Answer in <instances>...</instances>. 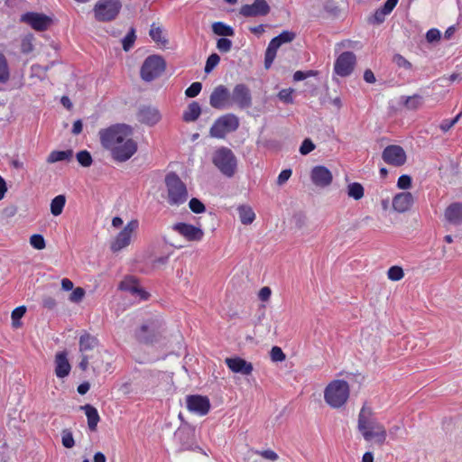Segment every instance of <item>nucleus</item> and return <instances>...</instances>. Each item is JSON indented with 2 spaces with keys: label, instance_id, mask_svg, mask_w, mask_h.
I'll use <instances>...</instances> for the list:
<instances>
[{
  "label": "nucleus",
  "instance_id": "obj_61",
  "mask_svg": "<svg viewBox=\"0 0 462 462\" xmlns=\"http://www.w3.org/2000/svg\"><path fill=\"white\" fill-rule=\"evenodd\" d=\"M81 356H82V358H81V361L79 364V368L82 371H86L88 369V367L89 359L92 356L90 355H88V354L81 355Z\"/></svg>",
  "mask_w": 462,
  "mask_h": 462
},
{
  "label": "nucleus",
  "instance_id": "obj_13",
  "mask_svg": "<svg viewBox=\"0 0 462 462\" xmlns=\"http://www.w3.org/2000/svg\"><path fill=\"white\" fill-rule=\"evenodd\" d=\"M382 158L389 165L401 167L405 164L407 155L402 146L391 144L383 149Z\"/></svg>",
  "mask_w": 462,
  "mask_h": 462
},
{
  "label": "nucleus",
  "instance_id": "obj_26",
  "mask_svg": "<svg viewBox=\"0 0 462 462\" xmlns=\"http://www.w3.org/2000/svg\"><path fill=\"white\" fill-rule=\"evenodd\" d=\"M445 218L452 225H462V203L450 204L445 210Z\"/></svg>",
  "mask_w": 462,
  "mask_h": 462
},
{
  "label": "nucleus",
  "instance_id": "obj_21",
  "mask_svg": "<svg viewBox=\"0 0 462 462\" xmlns=\"http://www.w3.org/2000/svg\"><path fill=\"white\" fill-rule=\"evenodd\" d=\"M226 366L236 374H241L243 375H249L252 374L254 370L253 364L247 362L246 360L236 356V357H227L225 360Z\"/></svg>",
  "mask_w": 462,
  "mask_h": 462
},
{
  "label": "nucleus",
  "instance_id": "obj_3",
  "mask_svg": "<svg viewBox=\"0 0 462 462\" xmlns=\"http://www.w3.org/2000/svg\"><path fill=\"white\" fill-rule=\"evenodd\" d=\"M349 393V385L346 381L334 380L325 388L324 399L330 407L337 409L347 402Z\"/></svg>",
  "mask_w": 462,
  "mask_h": 462
},
{
  "label": "nucleus",
  "instance_id": "obj_18",
  "mask_svg": "<svg viewBox=\"0 0 462 462\" xmlns=\"http://www.w3.org/2000/svg\"><path fill=\"white\" fill-rule=\"evenodd\" d=\"M270 6L266 0H254L251 5H244L240 8V14L245 17H256L268 14Z\"/></svg>",
  "mask_w": 462,
  "mask_h": 462
},
{
  "label": "nucleus",
  "instance_id": "obj_29",
  "mask_svg": "<svg viewBox=\"0 0 462 462\" xmlns=\"http://www.w3.org/2000/svg\"><path fill=\"white\" fill-rule=\"evenodd\" d=\"M201 114V107L196 101L191 102L187 109L183 112L182 119L184 122L189 123L196 121Z\"/></svg>",
  "mask_w": 462,
  "mask_h": 462
},
{
  "label": "nucleus",
  "instance_id": "obj_16",
  "mask_svg": "<svg viewBox=\"0 0 462 462\" xmlns=\"http://www.w3.org/2000/svg\"><path fill=\"white\" fill-rule=\"evenodd\" d=\"M186 404L189 411L200 416L208 414L211 406L209 399L202 395H188Z\"/></svg>",
  "mask_w": 462,
  "mask_h": 462
},
{
  "label": "nucleus",
  "instance_id": "obj_33",
  "mask_svg": "<svg viewBox=\"0 0 462 462\" xmlns=\"http://www.w3.org/2000/svg\"><path fill=\"white\" fill-rule=\"evenodd\" d=\"M238 213L240 220L244 225H249L253 223L255 218V214L253 209L246 206H240L238 208Z\"/></svg>",
  "mask_w": 462,
  "mask_h": 462
},
{
  "label": "nucleus",
  "instance_id": "obj_56",
  "mask_svg": "<svg viewBox=\"0 0 462 462\" xmlns=\"http://www.w3.org/2000/svg\"><path fill=\"white\" fill-rule=\"evenodd\" d=\"M426 39L429 42H434L440 39V32L438 29L432 28L426 33Z\"/></svg>",
  "mask_w": 462,
  "mask_h": 462
},
{
  "label": "nucleus",
  "instance_id": "obj_9",
  "mask_svg": "<svg viewBox=\"0 0 462 462\" xmlns=\"http://www.w3.org/2000/svg\"><path fill=\"white\" fill-rule=\"evenodd\" d=\"M122 5L119 0H99L95 5L94 14L98 22H109L116 18Z\"/></svg>",
  "mask_w": 462,
  "mask_h": 462
},
{
  "label": "nucleus",
  "instance_id": "obj_15",
  "mask_svg": "<svg viewBox=\"0 0 462 462\" xmlns=\"http://www.w3.org/2000/svg\"><path fill=\"white\" fill-rule=\"evenodd\" d=\"M138 227V221L132 220L123 228L111 244V250L118 252L127 246L131 242L133 232Z\"/></svg>",
  "mask_w": 462,
  "mask_h": 462
},
{
  "label": "nucleus",
  "instance_id": "obj_58",
  "mask_svg": "<svg viewBox=\"0 0 462 462\" xmlns=\"http://www.w3.org/2000/svg\"><path fill=\"white\" fill-rule=\"evenodd\" d=\"M57 305L56 300L51 296H44L42 299V306L48 310H53Z\"/></svg>",
  "mask_w": 462,
  "mask_h": 462
},
{
  "label": "nucleus",
  "instance_id": "obj_5",
  "mask_svg": "<svg viewBox=\"0 0 462 462\" xmlns=\"http://www.w3.org/2000/svg\"><path fill=\"white\" fill-rule=\"evenodd\" d=\"M165 184L168 191V202L173 206H179L187 201L189 194L185 183L175 173L166 175Z\"/></svg>",
  "mask_w": 462,
  "mask_h": 462
},
{
  "label": "nucleus",
  "instance_id": "obj_8",
  "mask_svg": "<svg viewBox=\"0 0 462 462\" xmlns=\"http://www.w3.org/2000/svg\"><path fill=\"white\" fill-rule=\"evenodd\" d=\"M166 69V62L162 57L159 55L148 56L141 68V78L150 82L160 77Z\"/></svg>",
  "mask_w": 462,
  "mask_h": 462
},
{
  "label": "nucleus",
  "instance_id": "obj_47",
  "mask_svg": "<svg viewBox=\"0 0 462 462\" xmlns=\"http://www.w3.org/2000/svg\"><path fill=\"white\" fill-rule=\"evenodd\" d=\"M202 89V84L200 82H193L185 91V95L188 97H197Z\"/></svg>",
  "mask_w": 462,
  "mask_h": 462
},
{
  "label": "nucleus",
  "instance_id": "obj_23",
  "mask_svg": "<svg viewBox=\"0 0 462 462\" xmlns=\"http://www.w3.org/2000/svg\"><path fill=\"white\" fill-rule=\"evenodd\" d=\"M137 119L142 124L153 125L160 121L161 114L155 107L143 106L137 113Z\"/></svg>",
  "mask_w": 462,
  "mask_h": 462
},
{
  "label": "nucleus",
  "instance_id": "obj_51",
  "mask_svg": "<svg viewBox=\"0 0 462 462\" xmlns=\"http://www.w3.org/2000/svg\"><path fill=\"white\" fill-rule=\"evenodd\" d=\"M85 296V290L81 287L74 289L69 295V300L75 303L80 302Z\"/></svg>",
  "mask_w": 462,
  "mask_h": 462
},
{
  "label": "nucleus",
  "instance_id": "obj_44",
  "mask_svg": "<svg viewBox=\"0 0 462 462\" xmlns=\"http://www.w3.org/2000/svg\"><path fill=\"white\" fill-rule=\"evenodd\" d=\"M462 116V111L457 114L453 119L451 120H448V119H445L443 120L440 125H439V128L444 132H448L449 131L457 122L458 120L461 118Z\"/></svg>",
  "mask_w": 462,
  "mask_h": 462
},
{
  "label": "nucleus",
  "instance_id": "obj_24",
  "mask_svg": "<svg viewBox=\"0 0 462 462\" xmlns=\"http://www.w3.org/2000/svg\"><path fill=\"white\" fill-rule=\"evenodd\" d=\"M412 204L413 196L411 192L399 193L393 199V208L400 213L409 210Z\"/></svg>",
  "mask_w": 462,
  "mask_h": 462
},
{
  "label": "nucleus",
  "instance_id": "obj_25",
  "mask_svg": "<svg viewBox=\"0 0 462 462\" xmlns=\"http://www.w3.org/2000/svg\"><path fill=\"white\" fill-rule=\"evenodd\" d=\"M119 289L129 291L131 294L138 296L142 300H146L148 298V293L138 286V283L134 277H127L122 281L119 284Z\"/></svg>",
  "mask_w": 462,
  "mask_h": 462
},
{
  "label": "nucleus",
  "instance_id": "obj_12",
  "mask_svg": "<svg viewBox=\"0 0 462 462\" xmlns=\"http://www.w3.org/2000/svg\"><path fill=\"white\" fill-rule=\"evenodd\" d=\"M356 57L352 51L342 52L335 61L334 71L340 77L349 76L355 68Z\"/></svg>",
  "mask_w": 462,
  "mask_h": 462
},
{
  "label": "nucleus",
  "instance_id": "obj_41",
  "mask_svg": "<svg viewBox=\"0 0 462 462\" xmlns=\"http://www.w3.org/2000/svg\"><path fill=\"white\" fill-rule=\"evenodd\" d=\"M61 442L62 445L67 448H71L75 445L72 432L69 429H64L61 431Z\"/></svg>",
  "mask_w": 462,
  "mask_h": 462
},
{
  "label": "nucleus",
  "instance_id": "obj_40",
  "mask_svg": "<svg viewBox=\"0 0 462 462\" xmlns=\"http://www.w3.org/2000/svg\"><path fill=\"white\" fill-rule=\"evenodd\" d=\"M79 163L83 167H89L92 164V156L89 152L80 151L76 155Z\"/></svg>",
  "mask_w": 462,
  "mask_h": 462
},
{
  "label": "nucleus",
  "instance_id": "obj_37",
  "mask_svg": "<svg viewBox=\"0 0 462 462\" xmlns=\"http://www.w3.org/2000/svg\"><path fill=\"white\" fill-rule=\"evenodd\" d=\"M150 37L157 43H162L165 45L167 43V40L162 36V30L161 27L155 26V23L151 25V29L149 32Z\"/></svg>",
  "mask_w": 462,
  "mask_h": 462
},
{
  "label": "nucleus",
  "instance_id": "obj_20",
  "mask_svg": "<svg viewBox=\"0 0 462 462\" xmlns=\"http://www.w3.org/2000/svg\"><path fill=\"white\" fill-rule=\"evenodd\" d=\"M312 182L321 188L328 187L333 180L331 171L325 166L318 165L312 168L310 172Z\"/></svg>",
  "mask_w": 462,
  "mask_h": 462
},
{
  "label": "nucleus",
  "instance_id": "obj_27",
  "mask_svg": "<svg viewBox=\"0 0 462 462\" xmlns=\"http://www.w3.org/2000/svg\"><path fill=\"white\" fill-rule=\"evenodd\" d=\"M80 410L85 411L88 419V427L91 431H96L100 417L97 410L91 404H85L79 407Z\"/></svg>",
  "mask_w": 462,
  "mask_h": 462
},
{
  "label": "nucleus",
  "instance_id": "obj_6",
  "mask_svg": "<svg viewBox=\"0 0 462 462\" xmlns=\"http://www.w3.org/2000/svg\"><path fill=\"white\" fill-rule=\"evenodd\" d=\"M162 328V321L158 318L146 319L134 331V337L140 343L150 345L159 340Z\"/></svg>",
  "mask_w": 462,
  "mask_h": 462
},
{
  "label": "nucleus",
  "instance_id": "obj_39",
  "mask_svg": "<svg viewBox=\"0 0 462 462\" xmlns=\"http://www.w3.org/2000/svg\"><path fill=\"white\" fill-rule=\"evenodd\" d=\"M25 312H26V308L24 306H19L12 311L11 318H12V324H13L14 328H18L21 326V322L19 320H20V319H22L23 317Z\"/></svg>",
  "mask_w": 462,
  "mask_h": 462
},
{
  "label": "nucleus",
  "instance_id": "obj_50",
  "mask_svg": "<svg viewBox=\"0 0 462 462\" xmlns=\"http://www.w3.org/2000/svg\"><path fill=\"white\" fill-rule=\"evenodd\" d=\"M50 66H42L40 64H34L32 66V72L33 75L37 76L40 79H44L46 76V73L49 69Z\"/></svg>",
  "mask_w": 462,
  "mask_h": 462
},
{
  "label": "nucleus",
  "instance_id": "obj_59",
  "mask_svg": "<svg viewBox=\"0 0 462 462\" xmlns=\"http://www.w3.org/2000/svg\"><path fill=\"white\" fill-rule=\"evenodd\" d=\"M399 0H387L384 5L381 7L384 13L389 14L398 4Z\"/></svg>",
  "mask_w": 462,
  "mask_h": 462
},
{
  "label": "nucleus",
  "instance_id": "obj_49",
  "mask_svg": "<svg viewBox=\"0 0 462 462\" xmlns=\"http://www.w3.org/2000/svg\"><path fill=\"white\" fill-rule=\"evenodd\" d=\"M271 359L273 362H282L285 360L286 356L279 346H273L271 349Z\"/></svg>",
  "mask_w": 462,
  "mask_h": 462
},
{
  "label": "nucleus",
  "instance_id": "obj_53",
  "mask_svg": "<svg viewBox=\"0 0 462 462\" xmlns=\"http://www.w3.org/2000/svg\"><path fill=\"white\" fill-rule=\"evenodd\" d=\"M315 149V144L312 143V141L309 138H306L300 147V152L302 155H307L310 152H312Z\"/></svg>",
  "mask_w": 462,
  "mask_h": 462
},
{
  "label": "nucleus",
  "instance_id": "obj_32",
  "mask_svg": "<svg viewBox=\"0 0 462 462\" xmlns=\"http://www.w3.org/2000/svg\"><path fill=\"white\" fill-rule=\"evenodd\" d=\"M212 31L219 36H233L235 34L234 29L222 22L214 23L212 24Z\"/></svg>",
  "mask_w": 462,
  "mask_h": 462
},
{
  "label": "nucleus",
  "instance_id": "obj_36",
  "mask_svg": "<svg viewBox=\"0 0 462 462\" xmlns=\"http://www.w3.org/2000/svg\"><path fill=\"white\" fill-rule=\"evenodd\" d=\"M423 98L421 96L415 94L411 97H407L404 102V106L409 110H416L421 106Z\"/></svg>",
  "mask_w": 462,
  "mask_h": 462
},
{
  "label": "nucleus",
  "instance_id": "obj_31",
  "mask_svg": "<svg viewBox=\"0 0 462 462\" xmlns=\"http://www.w3.org/2000/svg\"><path fill=\"white\" fill-rule=\"evenodd\" d=\"M10 69L6 57L0 53V85L5 84L10 79Z\"/></svg>",
  "mask_w": 462,
  "mask_h": 462
},
{
  "label": "nucleus",
  "instance_id": "obj_34",
  "mask_svg": "<svg viewBox=\"0 0 462 462\" xmlns=\"http://www.w3.org/2000/svg\"><path fill=\"white\" fill-rule=\"evenodd\" d=\"M66 203L64 195L56 196L51 202V212L53 216L57 217L62 213L63 208Z\"/></svg>",
  "mask_w": 462,
  "mask_h": 462
},
{
  "label": "nucleus",
  "instance_id": "obj_48",
  "mask_svg": "<svg viewBox=\"0 0 462 462\" xmlns=\"http://www.w3.org/2000/svg\"><path fill=\"white\" fill-rule=\"evenodd\" d=\"M217 48L220 52H228L232 48V42L227 38H219L217 42Z\"/></svg>",
  "mask_w": 462,
  "mask_h": 462
},
{
  "label": "nucleus",
  "instance_id": "obj_22",
  "mask_svg": "<svg viewBox=\"0 0 462 462\" xmlns=\"http://www.w3.org/2000/svg\"><path fill=\"white\" fill-rule=\"evenodd\" d=\"M55 374L58 378H64L68 376L71 370V365L68 359L66 351L58 352L55 355Z\"/></svg>",
  "mask_w": 462,
  "mask_h": 462
},
{
  "label": "nucleus",
  "instance_id": "obj_52",
  "mask_svg": "<svg viewBox=\"0 0 462 462\" xmlns=\"http://www.w3.org/2000/svg\"><path fill=\"white\" fill-rule=\"evenodd\" d=\"M292 92L293 90L291 89V88H285V89H282L279 93H278V97L280 100H282V102L286 103V104H291L293 102V98H292Z\"/></svg>",
  "mask_w": 462,
  "mask_h": 462
},
{
  "label": "nucleus",
  "instance_id": "obj_11",
  "mask_svg": "<svg viewBox=\"0 0 462 462\" xmlns=\"http://www.w3.org/2000/svg\"><path fill=\"white\" fill-rule=\"evenodd\" d=\"M230 96L231 106L236 105L240 109H246L253 105L251 90L245 84H236Z\"/></svg>",
  "mask_w": 462,
  "mask_h": 462
},
{
  "label": "nucleus",
  "instance_id": "obj_38",
  "mask_svg": "<svg viewBox=\"0 0 462 462\" xmlns=\"http://www.w3.org/2000/svg\"><path fill=\"white\" fill-rule=\"evenodd\" d=\"M135 39V30L134 27H131L128 33L122 40L123 49L128 51L133 47Z\"/></svg>",
  "mask_w": 462,
  "mask_h": 462
},
{
  "label": "nucleus",
  "instance_id": "obj_64",
  "mask_svg": "<svg viewBox=\"0 0 462 462\" xmlns=\"http://www.w3.org/2000/svg\"><path fill=\"white\" fill-rule=\"evenodd\" d=\"M364 79L367 82V83H374L375 82V76L374 74V72L371 70V69H366L364 73Z\"/></svg>",
  "mask_w": 462,
  "mask_h": 462
},
{
  "label": "nucleus",
  "instance_id": "obj_60",
  "mask_svg": "<svg viewBox=\"0 0 462 462\" xmlns=\"http://www.w3.org/2000/svg\"><path fill=\"white\" fill-rule=\"evenodd\" d=\"M271 289L269 287H263L260 291H259V298L261 300L263 301H266L269 300L270 296H271Z\"/></svg>",
  "mask_w": 462,
  "mask_h": 462
},
{
  "label": "nucleus",
  "instance_id": "obj_62",
  "mask_svg": "<svg viewBox=\"0 0 462 462\" xmlns=\"http://www.w3.org/2000/svg\"><path fill=\"white\" fill-rule=\"evenodd\" d=\"M386 15L387 14L384 13L382 8L376 10L374 14V22L376 23H382L384 21Z\"/></svg>",
  "mask_w": 462,
  "mask_h": 462
},
{
  "label": "nucleus",
  "instance_id": "obj_17",
  "mask_svg": "<svg viewBox=\"0 0 462 462\" xmlns=\"http://www.w3.org/2000/svg\"><path fill=\"white\" fill-rule=\"evenodd\" d=\"M172 229L189 242L200 241L204 236V232L200 227L183 222L174 224Z\"/></svg>",
  "mask_w": 462,
  "mask_h": 462
},
{
  "label": "nucleus",
  "instance_id": "obj_55",
  "mask_svg": "<svg viewBox=\"0 0 462 462\" xmlns=\"http://www.w3.org/2000/svg\"><path fill=\"white\" fill-rule=\"evenodd\" d=\"M399 189H407L411 186V178L409 175H402L399 177L397 181Z\"/></svg>",
  "mask_w": 462,
  "mask_h": 462
},
{
  "label": "nucleus",
  "instance_id": "obj_2",
  "mask_svg": "<svg viewBox=\"0 0 462 462\" xmlns=\"http://www.w3.org/2000/svg\"><path fill=\"white\" fill-rule=\"evenodd\" d=\"M357 429L365 440H374L380 446L385 443L387 431L384 426L377 420L373 409L366 403L359 411Z\"/></svg>",
  "mask_w": 462,
  "mask_h": 462
},
{
  "label": "nucleus",
  "instance_id": "obj_14",
  "mask_svg": "<svg viewBox=\"0 0 462 462\" xmlns=\"http://www.w3.org/2000/svg\"><path fill=\"white\" fill-rule=\"evenodd\" d=\"M209 104L213 108L222 110L231 107V96L224 85L216 87L209 97Z\"/></svg>",
  "mask_w": 462,
  "mask_h": 462
},
{
  "label": "nucleus",
  "instance_id": "obj_42",
  "mask_svg": "<svg viewBox=\"0 0 462 462\" xmlns=\"http://www.w3.org/2000/svg\"><path fill=\"white\" fill-rule=\"evenodd\" d=\"M30 244L33 248H35L37 250H42L46 246L44 237L40 234L32 235L30 237Z\"/></svg>",
  "mask_w": 462,
  "mask_h": 462
},
{
  "label": "nucleus",
  "instance_id": "obj_4",
  "mask_svg": "<svg viewBox=\"0 0 462 462\" xmlns=\"http://www.w3.org/2000/svg\"><path fill=\"white\" fill-rule=\"evenodd\" d=\"M212 162L227 178L233 177L236 171V157L232 150L227 147L217 149L212 155Z\"/></svg>",
  "mask_w": 462,
  "mask_h": 462
},
{
  "label": "nucleus",
  "instance_id": "obj_63",
  "mask_svg": "<svg viewBox=\"0 0 462 462\" xmlns=\"http://www.w3.org/2000/svg\"><path fill=\"white\" fill-rule=\"evenodd\" d=\"M261 456L265 458V459H269V460H272V461H274L278 458V455L273 451V450H271V449H267V450H263L261 452Z\"/></svg>",
  "mask_w": 462,
  "mask_h": 462
},
{
  "label": "nucleus",
  "instance_id": "obj_43",
  "mask_svg": "<svg viewBox=\"0 0 462 462\" xmlns=\"http://www.w3.org/2000/svg\"><path fill=\"white\" fill-rule=\"evenodd\" d=\"M220 61V57L217 54V53H212L211 55L208 56L207 61H206V65H205V72L206 73H209L211 72L214 68L219 63Z\"/></svg>",
  "mask_w": 462,
  "mask_h": 462
},
{
  "label": "nucleus",
  "instance_id": "obj_10",
  "mask_svg": "<svg viewBox=\"0 0 462 462\" xmlns=\"http://www.w3.org/2000/svg\"><path fill=\"white\" fill-rule=\"evenodd\" d=\"M296 38V33L291 31H283L278 36L273 38L265 51L264 67L269 69L273 62L279 47L284 43L291 42Z\"/></svg>",
  "mask_w": 462,
  "mask_h": 462
},
{
  "label": "nucleus",
  "instance_id": "obj_46",
  "mask_svg": "<svg viewBox=\"0 0 462 462\" xmlns=\"http://www.w3.org/2000/svg\"><path fill=\"white\" fill-rule=\"evenodd\" d=\"M189 207L190 210L196 214L202 213L206 210L205 205L196 198L189 200Z\"/></svg>",
  "mask_w": 462,
  "mask_h": 462
},
{
  "label": "nucleus",
  "instance_id": "obj_7",
  "mask_svg": "<svg viewBox=\"0 0 462 462\" xmlns=\"http://www.w3.org/2000/svg\"><path fill=\"white\" fill-rule=\"evenodd\" d=\"M240 125L239 118L232 113L219 116L212 125L209 130L211 137L224 139L227 134L233 133Z\"/></svg>",
  "mask_w": 462,
  "mask_h": 462
},
{
  "label": "nucleus",
  "instance_id": "obj_57",
  "mask_svg": "<svg viewBox=\"0 0 462 462\" xmlns=\"http://www.w3.org/2000/svg\"><path fill=\"white\" fill-rule=\"evenodd\" d=\"M291 173L292 171L291 169L282 171L278 176L277 184L280 186L283 185L290 179Z\"/></svg>",
  "mask_w": 462,
  "mask_h": 462
},
{
  "label": "nucleus",
  "instance_id": "obj_28",
  "mask_svg": "<svg viewBox=\"0 0 462 462\" xmlns=\"http://www.w3.org/2000/svg\"><path fill=\"white\" fill-rule=\"evenodd\" d=\"M98 340L97 337L88 333L82 335L79 338V351L81 355L88 354L89 351L95 350L97 346Z\"/></svg>",
  "mask_w": 462,
  "mask_h": 462
},
{
  "label": "nucleus",
  "instance_id": "obj_45",
  "mask_svg": "<svg viewBox=\"0 0 462 462\" xmlns=\"http://www.w3.org/2000/svg\"><path fill=\"white\" fill-rule=\"evenodd\" d=\"M388 278L392 281L397 282L402 279L404 273L403 270L400 266H392L388 270Z\"/></svg>",
  "mask_w": 462,
  "mask_h": 462
},
{
  "label": "nucleus",
  "instance_id": "obj_19",
  "mask_svg": "<svg viewBox=\"0 0 462 462\" xmlns=\"http://www.w3.org/2000/svg\"><path fill=\"white\" fill-rule=\"evenodd\" d=\"M21 21L40 32L47 30L51 23V19L49 16L38 13H26L22 15Z\"/></svg>",
  "mask_w": 462,
  "mask_h": 462
},
{
  "label": "nucleus",
  "instance_id": "obj_54",
  "mask_svg": "<svg viewBox=\"0 0 462 462\" xmlns=\"http://www.w3.org/2000/svg\"><path fill=\"white\" fill-rule=\"evenodd\" d=\"M393 62L398 66V67H402V68H405L407 69H411L412 65L411 63L407 60L403 56H402L401 54H395L393 56Z\"/></svg>",
  "mask_w": 462,
  "mask_h": 462
},
{
  "label": "nucleus",
  "instance_id": "obj_1",
  "mask_svg": "<svg viewBox=\"0 0 462 462\" xmlns=\"http://www.w3.org/2000/svg\"><path fill=\"white\" fill-rule=\"evenodd\" d=\"M133 127L126 124H115L98 132L102 147L110 152L118 162L128 161L137 152V143L132 139Z\"/></svg>",
  "mask_w": 462,
  "mask_h": 462
},
{
  "label": "nucleus",
  "instance_id": "obj_35",
  "mask_svg": "<svg viewBox=\"0 0 462 462\" xmlns=\"http://www.w3.org/2000/svg\"><path fill=\"white\" fill-rule=\"evenodd\" d=\"M347 195L356 200H359L364 197V187L358 182L350 183L347 186Z\"/></svg>",
  "mask_w": 462,
  "mask_h": 462
},
{
  "label": "nucleus",
  "instance_id": "obj_30",
  "mask_svg": "<svg viewBox=\"0 0 462 462\" xmlns=\"http://www.w3.org/2000/svg\"><path fill=\"white\" fill-rule=\"evenodd\" d=\"M73 157L71 149L66 151H52L46 159L48 163H55L59 162H69Z\"/></svg>",
  "mask_w": 462,
  "mask_h": 462
}]
</instances>
